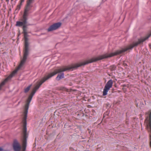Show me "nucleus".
Here are the masks:
<instances>
[{
    "label": "nucleus",
    "mask_w": 151,
    "mask_h": 151,
    "mask_svg": "<svg viewBox=\"0 0 151 151\" xmlns=\"http://www.w3.org/2000/svg\"><path fill=\"white\" fill-rule=\"evenodd\" d=\"M22 5H21L19 3V4L17 6L16 10H17L18 11L21 8V6Z\"/></svg>",
    "instance_id": "ddd939ff"
},
{
    "label": "nucleus",
    "mask_w": 151,
    "mask_h": 151,
    "mask_svg": "<svg viewBox=\"0 0 151 151\" xmlns=\"http://www.w3.org/2000/svg\"><path fill=\"white\" fill-rule=\"evenodd\" d=\"M29 105L26 104L24 112V116L23 120V134L22 138V151H25L27 146V138L28 137V134L27 132L26 119L28 112V110Z\"/></svg>",
    "instance_id": "7ed1b4c3"
},
{
    "label": "nucleus",
    "mask_w": 151,
    "mask_h": 151,
    "mask_svg": "<svg viewBox=\"0 0 151 151\" xmlns=\"http://www.w3.org/2000/svg\"><path fill=\"white\" fill-rule=\"evenodd\" d=\"M9 0H6V1H9Z\"/></svg>",
    "instance_id": "dca6fc26"
},
{
    "label": "nucleus",
    "mask_w": 151,
    "mask_h": 151,
    "mask_svg": "<svg viewBox=\"0 0 151 151\" xmlns=\"http://www.w3.org/2000/svg\"><path fill=\"white\" fill-rule=\"evenodd\" d=\"M15 75H9L5 80L2 82L0 85V90L1 89V87L4 85L5 83L8 80H10Z\"/></svg>",
    "instance_id": "9b49d317"
},
{
    "label": "nucleus",
    "mask_w": 151,
    "mask_h": 151,
    "mask_svg": "<svg viewBox=\"0 0 151 151\" xmlns=\"http://www.w3.org/2000/svg\"><path fill=\"white\" fill-rule=\"evenodd\" d=\"M34 0H28L27 1V5L25 7L23 16L27 18L29 14V11L32 7V3L33 2Z\"/></svg>",
    "instance_id": "39448f33"
},
{
    "label": "nucleus",
    "mask_w": 151,
    "mask_h": 151,
    "mask_svg": "<svg viewBox=\"0 0 151 151\" xmlns=\"http://www.w3.org/2000/svg\"><path fill=\"white\" fill-rule=\"evenodd\" d=\"M27 18L23 16L22 18L21 19V21H17L16 26L18 27H21L25 25L27 23Z\"/></svg>",
    "instance_id": "6e6552de"
},
{
    "label": "nucleus",
    "mask_w": 151,
    "mask_h": 151,
    "mask_svg": "<svg viewBox=\"0 0 151 151\" xmlns=\"http://www.w3.org/2000/svg\"><path fill=\"white\" fill-rule=\"evenodd\" d=\"M12 146L14 151H20L21 150V147L19 142L17 139H15L14 140Z\"/></svg>",
    "instance_id": "1a4fd4ad"
},
{
    "label": "nucleus",
    "mask_w": 151,
    "mask_h": 151,
    "mask_svg": "<svg viewBox=\"0 0 151 151\" xmlns=\"http://www.w3.org/2000/svg\"><path fill=\"white\" fill-rule=\"evenodd\" d=\"M151 34L149 35H147L144 37H142L138 40L137 42H134L131 45L128 47L124 48L117 50L113 53H111L113 55V56L118 55H119L122 53L125 52L128 50L132 49L134 47L137 46L139 44L142 43L144 42L147 39L151 36Z\"/></svg>",
    "instance_id": "20e7f679"
},
{
    "label": "nucleus",
    "mask_w": 151,
    "mask_h": 151,
    "mask_svg": "<svg viewBox=\"0 0 151 151\" xmlns=\"http://www.w3.org/2000/svg\"><path fill=\"white\" fill-rule=\"evenodd\" d=\"M28 25H24L23 26L22 29L23 33L24 34V56L23 59L21 60V63L19 65L18 69H20L24 64L26 61L27 59V57L28 54L29 50V44L28 43V39L27 38V27Z\"/></svg>",
    "instance_id": "f03ea898"
},
{
    "label": "nucleus",
    "mask_w": 151,
    "mask_h": 151,
    "mask_svg": "<svg viewBox=\"0 0 151 151\" xmlns=\"http://www.w3.org/2000/svg\"><path fill=\"white\" fill-rule=\"evenodd\" d=\"M8 150H5L3 149L2 147H0V151H8Z\"/></svg>",
    "instance_id": "4468645a"
},
{
    "label": "nucleus",
    "mask_w": 151,
    "mask_h": 151,
    "mask_svg": "<svg viewBox=\"0 0 151 151\" xmlns=\"http://www.w3.org/2000/svg\"><path fill=\"white\" fill-rule=\"evenodd\" d=\"M31 85H30V86H28L27 88L25 89H24V92L25 93L27 92L29 90L30 87L31 86Z\"/></svg>",
    "instance_id": "f8f14e48"
},
{
    "label": "nucleus",
    "mask_w": 151,
    "mask_h": 151,
    "mask_svg": "<svg viewBox=\"0 0 151 151\" xmlns=\"http://www.w3.org/2000/svg\"><path fill=\"white\" fill-rule=\"evenodd\" d=\"M61 23L60 22H57L54 23L51 25L47 30L48 32H50L53 30H55L59 28L61 25Z\"/></svg>",
    "instance_id": "0eeeda50"
},
{
    "label": "nucleus",
    "mask_w": 151,
    "mask_h": 151,
    "mask_svg": "<svg viewBox=\"0 0 151 151\" xmlns=\"http://www.w3.org/2000/svg\"><path fill=\"white\" fill-rule=\"evenodd\" d=\"M112 56H113V55L111 53L110 54H106L93 58L86 62L80 63H77L72 66H64L56 69L53 72L50 73L45 76L40 81L37 82V84L34 88L32 93L29 96L26 104L29 105L32 97L35 93L36 91L44 82L57 74L61 73L60 74H58L56 78V80L59 81L61 79L64 78V74L63 72L73 70V69L76 68L82 65H85L89 63H91Z\"/></svg>",
    "instance_id": "f257e3e1"
},
{
    "label": "nucleus",
    "mask_w": 151,
    "mask_h": 151,
    "mask_svg": "<svg viewBox=\"0 0 151 151\" xmlns=\"http://www.w3.org/2000/svg\"><path fill=\"white\" fill-rule=\"evenodd\" d=\"M149 112L150 113L149 114V119L148 120V124L147 125V127L148 131L150 132L151 133L150 135V145L151 147V111H150Z\"/></svg>",
    "instance_id": "9d476101"
},
{
    "label": "nucleus",
    "mask_w": 151,
    "mask_h": 151,
    "mask_svg": "<svg viewBox=\"0 0 151 151\" xmlns=\"http://www.w3.org/2000/svg\"><path fill=\"white\" fill-rule=\"evenodd\" d=\"M113 81L111 79L109 80L106 84L103 91V96L107 94V92L112 86Z\"/></svg>",
    "instance_id": "423d86ee"
},
{
    "label": "nucleus",
    "mask_w": 151,
    "mask_h": 151,
    "mask_svg": "<svg viewBox=\"0 0 151 151\" xmlns=\"http://www.w3.org/2000/svg\"><path fill=\"white\" fill-rule=\"evenodd\" d=\"M24 0H21L20 1V4L21 5H22V3L24 1Z\"/></svg>",
    "instance_id": "2eb2a0df"
}]
</instances>
